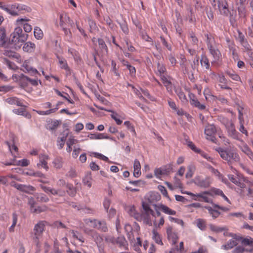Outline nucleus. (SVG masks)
<instances>
[{"label": "nucleus", "instance_id": "15", "mask_svg": "<svg viewBox=\"0 0 253 253\" xmlns=\"http://www.w3.org/2000/svg\"><path fill=\"white\" fill-rule=\"evenodd\" d=\"M167 234L169 241L172 245H176L178 239V237L176 232H174L171 226H168L167 228Z\"/></svg>", "mask_w": 253, "mask_h": 253}, {"label": "nucleus", "instance_id": "33", "mask_svg": "<svg viewBox=\"0 0 253 253\" xmlns=\"http://www.w3.org/2000/svg\"><path fill=\"white\" fill-rule=\"evenodd\" d=\"M152 239L156 244L161 246L163 245L161 235L154 229L152 230Z\"/></svg>", "mask_w": 253, "mask_h": 253}, {"label": "nucleus", "instance_id": "64", "mask_svg": "<svg viewBox=\"0 0 253 253\" xmlns=\"http://www.w3.org/2000/svg\"><path fill=\"white\" fill-rule=\"evenodd\" d=\"M116 66H117V64H116V62L114 60H112L111 61V66H112L111 70L116 76H117L118 77H120V75L118 72V70L116 67Z\"/></svg>", "mask_w": 253, "mask_h": 253}, {"label": "nucleus", "instance_id": "58", "mask_svg": "<svg viewBox=\"0 0 253 253\" xmlns=\"http://www.w3.org/2000/svg\"><path fill=\"white\" fill-rule=\"evenodd\" d=\"M195 170V167L193 165H190L188 167V171L186 174V177L191 178L193 176L194 171Z\"/></svg>", "mask_w": 253, "mask_h": 253}, {"label": "nucleus", "instance_id": "25", "mask_svg": "<svg viewBox=\"0 0 253 253\" xmlns=\"http://www.w3.org/2000/svg\"><path fill=\"white\" fill-rule=\"evenodd\" d=\"M227 129L228 134L229 136L232 137L234 139L237 138L238 137V132L236 131L234 125L233 123L231 122L226 127Z\"/></svg>", "mask_w": 253, "mask_h": 253}, {"label": "nucleus", "instance_id": "9", "mask_svg": "<svg viewBox=\"0 0 253 253\" xmlns=\"http://www.w3.org/2000/svg\"><path fill=\"white\" fill-rule=\"evenodd\" d=\"M194 183L197 186L202 188H207L210 186L211 183V179L210 177H206L205 178L200 176H196L194 180Z\"/></svg>", "mask_w": 253, "mask_h": 253}, {"label": "nucleus", "instance_id": "51", "mask_svg": "<svg viewBox=\"0 0 253 253\" xmlns=\"http://www.w3.org/2000/svg\"><path fill=\"white\" fill-rule=\"evenodd\" d=\"M242 150L251 160L253 161V152L247 145L244 146L242 148Z\"/></svg>", "mask_w": 253, "mask_h": 253}, {"label": "nucleus", "instance_id": "37", "mask_svg": "<svg viewBox=\"0 0 253 253\" xmlns=\"http://www.w3.org/2000/svg\"><path fill=\"white\" fill-rule=\"evenodd\" d=\"M228 48L230 51V52L232 53L233 58L234 59H237L238 57V53L236 51V45L234 42H230L228 44Z\"/></svg>", "mask_w": 253, "mask_h": 253}, {"label": "nucleus", "instance_id": "26", "mask_svg": "<svg viewBox=\"0 0 253 253\" xmlns=\"http://www.w3.org/2000/svg\"><path fill=\"white\" fill-rule=\"evenodd\" d=\"M237 239L233 240L230 239L227 242V243L221 246V249L224 250H229L233 248L234 247L238 245L237 242Z\"/></svg>", "mask_w": 253, "mask_h": 253}, {"label": "nucleus", "instance_id": "59", "mask_svg": "<svg viewBox=\"0 0 253 253\" xmlns=\"http://www.w3.org/2000/svg\"><path fill=\"white\" fill-rule=\"evenodd\" d=\"M120 28L123 33L126 35H127L129 33V29L128 28L127 24L126 21L119 23Z\"/></svg>", "mask_w": 253, "mask_h": 253}, {"label": "nucleus", "instance_id": "13", "mask_svg": "<svg viewBox=\"0 0 253 253\" xmlns=\"http://www.w3.org/2000/svg\"><path fill=\"white\" fill-rule=\"evenodd\" d=\"M21 70L25 73H29L31 76L36 77V75H40L38 70L31 66L27 61H25L23 63Z\"/></svg>", "mask_w": 253, "mask_h": 253}, {"label": "nucleus", "instance_id": "4", "mask_svg": "<svg viewBox=\"0 0 253 253\" xmlns=\"http://www.w3.org/2000/svg\"><path fill=\"white\" fill-rule=\"evenodd\" d=\"M45 228V221H40L34 226L31 233L32 240L37 248L40 247V239L42 238Z\"/></svg>", "mask_w": 253, "mask_h": 253}, {"label": "nucleus", "instance_id": "31", "mask_svg": "<svg viewBox=\"0 0 253 253\" xmlns=\"http://www.w3.org/2000/svg\"><path fill=\"white\" fill-rule=\"evenodd\" d=\"M70 21V18L66 13H62L60 14V26L61 27H65Z\"/></svg>", "mask_w": 253, "mask_h": 253}, {"label": "nucleus", "instance_id": "6", "mask_svg": "<svg viewBox=\"0 0 253 253\" xmlns=\"http://www.w3.org/2000/svg\"><path fill=\"white\" fill-rule=\"evenodd\" d=\"M11 42L19 48L27 39L28 35L23 32L20 27H16L11 34Z\"/></svg>", "mask_w": 253, "mask_h": 253}, {"label": "nucleus", "instance_id": "39", "mask_svg": "<svg viewBox=\"0 0 253 253\" xmlns=\"http://www.w3.org/2000/svg\"><path fill=\"white\" fill-rule=\"evenodd\" d=\"M207 38L206 42L207 44L208 48H210V46H213L216 45L214 38L211 34L206 35Z\"/></svg>", "mask_w": 253, "mask_h": 253}, {"label": "nucleus", "instance_id": "56", "mask_svg": "<svg viewBox=\"0 0 253 253\" xmlns=\"http://www.w3.org/2000/svg\"><path fill=\"white\" fill-rule=\"evenodd\" d=\"M116 238L110 235H107L105 237V242L107 244H111L113 245H116Z\"/></svg>", "mask_w": 253, "mask_h": 253}, {"label": "nucleus", "instance_id": "52", "mask_svg": "<svg viewBox=\"0 0 253 253\" xmlns=\"http://www.w3.org/2000/svg\"><path fill=\"white\" fill-rule=\"evenodd\" d=\"M36 197L38 201L40 202L46 203L49 201V198L44 194L40 193L36 195Z\"/></svg>", "mask_w": 253, "mask_h": 253}, {"label": "nucleus", "instance_id": "41", "mask_svg": "<svg viewBox=\"0 0 253 253\" xmlns=\"http://www.w3.org/2000/svg\"><path fill=\"white\" fill-rule=\"evenodd\" d=\"M3 54L5 56L10 58L18 59L20 57L19 55L17 53L8 49H5L3 51Z\"/></svg>", "mask_w": 253, "mask_h": 253}, {"label": "nucleus", "instance_id": "38", "mask_svg": "<svg viewBox=\"0 0 253 253\" xmlns=\"http://www.w3.org/2000/svg\"><path fill=\"white\" fill-rule=\"evenodd\" d=\"M175 93L178 96L179 99L183 103L188 101L185 93L180 88H177L175 90Z\"/></svg>", "mask_w": 253, "mask_h": 253}, {"label": "nucleus", "instance_id": "57", "mask_svg": "<svg viewBox=\"0 0 253 253\" xmlns=\"http://www.w3.org/2000/svg\"><path fill=\"white\" fill-rule=\"evenodd\" d=\"M3 60L9 69L13 70H16L18 69V67L13 62H11L6 58H4Z\"/></svg>", "mask_w": 253, "mask_h": 253}, {"label": "nucleus", "instance_id": "50", "mask_svg": "<svg viewBox=\"0 0 253 253\" xmlns=\"http://www.w3.org/2000/svg\"><path fill=\"white\" fill-rule=\"evenodd\" d=\"M52 163L55 168L57 169H59L61 168L62 167V159L60 157H57L55 159H54Z\"/></svg>", "mask_w": 253, "mask_h": 253}, {"label": "nucleus", "instance_id": "8", "mask_svg": "<svg viewBox=\"0 0 253 253\" xmlns=\"http://www.w3.org/2000/svg\"><path fill=\"white\" fill-rule=\"evenodd\" d=\"M84 232L91 237L96 244L98 248H100L103 244L102 237L97 233L95 230L86 228L84 230Z\"/></svg>", "mask_w": 253, "mask_h": 253}, {"label": "nucleus", "instance_id": "1", "mask_svg": "<svg viewBox=\"0 0 253 253\" xmlns=\"http://www.w3.org/2000/svg\"><path fill=\"white\" fill-rule=\"evenodd\" d=\"M161 198V196L158 192H150L147 196L146 201L142 202V207L145 216L144 220L147 224L151 225L150 216H155V212L151 209L150 206H158L156 203L160 201Z\"/></svg>", "mask_w": 253, "mask_h": 253}, {"label": "nucleus", "instance_id": "12", "mask_svg": "<svg viewBox=\"0 0 253 253\" xmlns=\"http://www.w3.org/2000/svg\"><path fill=\"white\" fill-rule=\"evenodd\" d=\"M210 48H209L208 49L209 50L210 54L212 55L213 58L211 63L214 64L221 59V53L217 47L216 45L213 46H210Z\"/></svg>", "mask_w": 253, "mask_h": 253}, {"label": "nucleus", "instance_id": "17", "mask_svg": "<svg viewBox=\"0 0 253 253\" xmlns=\"http://www.w3.org/2000/svg\"><path fill=\"white\" fill-rule=\"evenodd\" d=\"M5 102L10 105H15L19 107H27V106L23 104V100L20 99L17 97H8L5 99Z\"/></svg>", "mask_w": 253, "mask_h": 253}, {"label": "nucleus", "instance_id": "53", "mask_svg": "<svg viewBox=\"0 0 253 253\" xmlns=\"http://www.w3.org/2000/svg\"><path fill=\"white\" fill-rule=\"evenodd\" d=\"M106 111L112 113V114L111 115V117L113 120H114L115 121V122L117 125H120L122 123V121L121 120L118 118L119 115L117 113H116L114 111L111 110H106Z\"/></svg>", "mask_w": 253, "mask_h": 253}, {"label": "nucleus", "instance_id": "63", "mask_svg": "<svg viewBox=\"0 0 253 253\" xmlns=\"http://www.w3.org/2000/svg\"><path fill=\"white\" fill-rule=\"evenodd\" d=\"M124 125L127 127L133 135H136V132L134 126L131 124L129 121H126L124 122Z\"/></svg>", "mask_w": 253, "mask_h": 253}, {"label": "nucleus", "instance_id": "42", "mask_svg": "<svg viewBox=\"0 0 253 253\" xmlns=\"http://www.w3.org/2000/svg\"><path fill=\"white\" fill-rule=\"evenodd\" d=\"M20 86L23 88L29 85V77L21 74V79L19 82Z\"/></svg>", "mask_w": 253, "mask_h": 253}, {"label": "nucleus", "instance_id": "14", "mask_svg": "<svg viewBox=\"0 0 253 253\" xmlns=\"http://www.w3.org/2000/svg\"><path fill=\"white\" fill-rule=\"evenodd\" d=\"M217 7L221 14L225 16L229 14L230 11L228 8V4L226 0H218Z\"/></svg>", "mask_w": 253, "mask_h": 253}, {"label": "nucleus", "instance_id": "54", "mask_svg": "<svg viewBox=\"0 0 253 253\" xmlns=\"http://www.w3.org/2000/svg\"><path fill=\"white\" fill-rule=\"evenodd\" d=\"M66 188H67V192L70 196L73 197L75 195L76 190L72 184L67 183Z\"/></svg>", "mask_w": 253, "mask_h": 253}, {"label": "nucleus", "instance_id": "60", "mask_svg": "<svg viewBox=\"0 0 253 253\" xmlns=\"http://www.w3.org/2000/svg\"><path fill=\"white\" fill-rule=\"evenodd\" d=\"M218 120L226 127L232 121L222 116L218 117Z\"/></svg>", "mask_w": 253, "mask_h": 253}, {"label": "nucleus", "instance_id": "49", "mask_svg": "<svg viewBox=\"0 0 253 253\" xmlns=\"http://www.w3.org/2000/svg\"><path fill=\"white\" fill-rule=\"evenodd\" d=\"M166 71L167 70L164 64L158 62L157 63V74L159 76H162V75H165Z\"/></svg>", "mask_w": 253, "mask_h": 253}, {"label": "nucleus", "instance_id": "32", "mask_svg": "<svg viewBox=\"0 0 253 253\" xmlns=\"http://www.w3.org/2000/svg\"><path fill=\"white\" fill-rule=\"evenodd\" d=\"M88 137L91 140L108 139L109 136L104 133H90Z\"/></svg>", "mask_w": 253, "mask_h": 253}, {"label": "nucleus", "instance_id": "61", "mask_svg": "<svg viewBox=\"0 0 253 253\" xmlns=\"http://www.w3.org/2000/svg\"><path fill=\"white\" fill-rule=\"evenodd\" d=\"M62 28L67 40L69 41H71L72 39V35L70 30L66 28L65 27H62Z\"/></svg>", "mask_w": 253, "mask_h": 253}, {"label": "nucleus", "instance_id": "3", "mask_svg": "<svg viewBox=\"0 0 253 253\" xmlns=\"http://www.w3.org/2000/svg\"><path fill=\"white\" fill-rule=\"evenodd\" d=\"M221 158L226 161L228 165H231L235 162H239L240 157L235 150L231 149H224L219 147L216 149Z\"/></svg>", "mask_w": 253, "mask_h": 253}, {"label": "nucleus", "instance_id": "43", "mask_svg": "<svg viewBox=\"0 0 253 253\" xmlns=\"http://www.w3.org/2000/svg\"><path fill=\"white\" fill-rule=\"evenodd\" d=\"M225 73L232 80L235 81H240L241 80L240 76L233 70H227Z\"/></svg>", "mask_w": 253, "mask_h": 253}, {"label": "nucleus", "instance_id": "46", "mask_svg": "<svg viewBox=\"0 0 253 253\" xmlns=\"http://www.w3.org/2000/svg\"><path fill=\"white\" fill-rule=\"evenodd\" d=\"M205 208L208 210L209 213L213 218H217L220 215V212L217 210L213 209L210 206H205Z\"/></svg>", "mask_w": 253, "mask_h": 253}, {"label": "nucleus", "instance_id": "40", "mask_svg": "<svg viewBox=\"0 0 253 253\" xmlns=\"http://www.w3.org/2000/svg\"><path fill=\"white\" fill-rule=\"evenodd\" d=\"M84 223L90 227L96 228L97 226V220L95 219L85 218L84 219Z\"/></svg>", "mask_w": 253, "mask_h": 253}, {"label": "nucleus", "instance_id": "27", "mask_svg": "<svg viewBox=\"0 0 253 253\" xmlns=\"http://www.w3.org/2000/svg\"><path fill=\"white\" fill-rule=\"evenodd\" d=\"M12 112L16 115L23 116L27 119H31V118L30 113L27 112L25 108L14 109Z\"/></svg>", "mask_w": 253, "mask_h": 253}, {"label": "nucleus", "instance_id": "36", "mask_svg": "<svg viewBox=\"0 0 253 253\" xmlns=\"http://www.w3.org/2000/svg\"><path fill=\"white\" fill-rule=\"evenodd\" d=\"M97 227H96V229L102 232H106L108 231V227L106 223L104 220H97Z\"/></svg>", "mask_w": 253, "mask_h": 253}, {"label": "nucleus", "instance_id": "20", "mask_svg": "<svg viewBox=\"0 0 253 253\" xmlns=\"http://www.w3.org/2000/svg\"><path fill=\"white\" fill-rule=\"evenodd\" d=\"M208 193L209 194L210 196H211L216 195L220 196L228 203H230V200L223 193V191L219 189L212 187L210 189V191Z\"/></svg>", "mask_w": 253, "mask_h": 253}, {"label": "nucleus", "instance_id": "45", "mask_svg": "<svg viewBox=\"0 0 253 253\" xmlns=\"http://www.w3.org/2000/svg\"><path fill=\"white\" fill-rule=\"evenodd\" d=\"M196 226L201 230H205L206 228V221L203 219L199 218L195 221Z\"/></svg>", "mask_w": 253, "mask_h": 253}, {"label": "nucleus", "instance_id": "44", "mask_svg": "<svg viewBox=\"0 0 253 253\" xmlns=\"http://www.w3.org/2000/svg\"><path fill=\"white\" fill-rule=\"evenodd\" d=\"M98 43L99 47L100 49V50L102 52L107 53L108 52V48L104 40L102 39H98Z\"/></svg>", "mask_w": 253, "mask_h": 253}, {"label": "nucleus", "instance_id": "48", "mask_svg": "<svg viewBox=\"0 0 253 253\" xmlns=\"http://www.w3.org/2000/svg\"><path fill=\"white\" fill-rule=\"evenodd\" d=\"M35 44L30 42H26L23 46V49L24 51L31 52L35 47Z\"/></svg>", "mask_w": 253, "mask_h": 253}, {"label": "nucleus", "instance_id": "23", "mask_svg": "<svg viewBox=\"0 0 253 253\" xmlns=\"http://www.w3.org/2000/svg\"><path fill=\"white\" fill-rule=\"evenodd\" d=\"M128 213L131 216L134 217L137 220H141L143 218L144 219V217H145L144 213L143 215H140L139 213H137L134 207H130L129 208ZM144 222L146 223L144 219Z\"/></svg>", "mask_w": 253, "mask_h": 253}, {"label": "nucleus", "instance_id": "34", "mask_svg": "<svg viewBox=\"0 0 253 253\" xmlns=\"http://www.w3.org/2000/svg\"><path fill=\"white\" fill-rule=\"evenodd\" d=\"M17 11L19 12V15L26 12H30L31 11V8L26 5L17 3Z\"/></svg>", "mask_w": 253, "mask_h": 253}, {"label": "nucleus", "instance_id": "29", "mask_svg": "<svg viewBox=\"0 0 253 253\" xmlns=\"http://www.w3.org/2000/svg\"><path fill=\"white\" fill-rule=\"evenodd\" d=\"M210 191V189L208 191H205L202 193L196 194L195 198L199 197L203 199V200L205 203H212V200L211 198H209L208 197L206 196L205 195H209V194L208 192H209Z\"/></svg>", "mask_w": 253, "mask_h": 253}, {"label": "nucleus", "instance_id": "18", "mask_svg": "<svg viewBox=\"0 0 253 253\" xmlns=\"http://www.w3.org/2000/svg\"><path fill=\"white\" fill-rule=\"evenodd\" d=\"M28 21H29V19L26 17L24 18H18L16 20V23L17 25H23L24 31L26 33H29L32 31V28L30 24L26 23V22Z\"/></svg>", "mask_w": 253, "mask_h": 253}, {"label": "nucleus", "instance_id": "10", "mask_svg": "<svg viewBox=\"0 0 253 253\" xmlns=\"http://www.w3.org/2000/svg\"><path fill=\"white\" fill-rule=\"evenodd\" d=\"M172 169V167L171 165L164 166L156 169L154 170V174L157 178H160L162 175L169 174Z\"/></svg>", "mask_w": 253, "mask_h": 253}, {"label": "nucleus", "instance_id": "22", "mask_svg": "<svg viewBox=\"0 0 253 253\" xmlns=\"http://www.w3.org/2000/svg\"><path fill=\"white\" fill-rule=\"evenodd\" d=\"M17 3L9 5L3 8V10L12 16H16L19 15V12L17 11Z\"/></svg>", "mask_w": 253, "mask_h": 253}, {"label": "nucleus", "instance_id": "24", "mask_svg": "<svg viewBox=\"0 0 253 253\" xmlns=\"http://www.w3.org/2000/svg\"><path fill=\"white\" fill-rule=\"evenodd\" d=\"M29 164H30V162H29V160L25 159H22L21 160H19L17 162L15 161L14 160H13L10 162L5 163L4 164V165L6 166L18 165V166H20L22 167H26V166H28L29 165Z\"/></svg>", "mask_w": 253, "mask_h": 253}, {"label": "nucleus", "instance_id": "16", "mask_svg": "<svg viewBox=\"0 0 253 253\" xmlns=\"http://www.w3.org/2000/svg\"><path fill=\"white\" fill-rule=\"evenodd\" d=\"M39 163L37 164L38 168H43L46 170L48 169L47 166V161L49 159V156L45 154H41L39 155Z\"/></svg>", "mask_w": 253, "mask_h": 253}, {"label": "nucleus", "instance_id": "55", "mask_svg": "<svg viewBox=\"0 0 253 253\" xmlns=\"http://www.w3.org/2000/svg\"><path fill=\"white\" fill-rule=\"evenodd\" d=\"M210 228L211 231L216 232V233H219L223 231H224L226 230V228L224 227H219L213 224H210Z\"/></svg>", "mask_w": 253, "mask_h": 253}, {"label": "nucleus", "instance_id": "11", "mask_svg": "<svg viewBox=\"0 0 253 253\" xmlns=\"http://www.w3.org/2000/svg\"><path fill=\"white\" fill-rule=\"evenodd\" d=\"M10 185L11 186L15 187L17 189L23 192H25L28 194H31V192H33L35 190V187L31 185H23L16 183L14 181L11 182Z\"/></svg>", "mask_w": 253, "mask_h": 253}, {"label": "nucleus", "instance_id": "30", "mask_svg": "<svg viewBox=\"0 0 253 253\" xmlns=\"http://www.w3.org/2000/svg\"><path fill=\"white\" fill-rule=\"evenodd\" d=\"M200 63L202 67H204L207 70H210V63L209 60L206 55H201Z\"/></svg>", "mask_w": 253, "mask_h": 253}, {"label": "nucleus", "instance_id": "62", "mask_svg": "<svg viewBox=\"0 0 253 253\" xmlns=\"http://www.w3.org/2000/svg\"><path fill=\"white\" fill-rule=\"evenodd\" d=\"M236 6H237L238 11L239 15L241 17L245 16L246 10H245V6H242L241 5H239V3L237 2L236 3Z\"/></svg>", "mask_w": 253, "mask_h": 253}, {"label": "nucleus", "instance_id": "47", "mask_svg": "<svg viewBox=\"0 0 253 253\" xmlns=\"http://www.w3.org/2000/svg\"><path fill=\"white\" fill-rule=\"evenodd\" d=\"M34 34L35 37L38 40L42 39L43 38V32L39 27L34 28Z\"/></svg>", "mask_w": 253, "mask_h": 253}, {"label": "nucleus", "instance_id": "35", "mask_svg": "<svg viewBox=\"0 0 253 253\" xmlns=\"http://www.w3.org/2000/svg\"><path fill=\"white\" fill-rule=\"evenodd\" d=\"M159 208L161 209V211L169 215H175L176 211L170 208L168 206L162 204H159Z\"/></svg>", "mask_w": 253, "mask_h": 253}, {"label": "nucleus", "instance_id": "7", "mask_svg": "<svg viewBox=\"0 0 253 253\" xmlns=\"http://www.w3.org/2000/svg\"><path fill=\"white\" fill-rule=\"evenodd\" d=\"M216 131V128L213 124H208L204 130L206 139L214 142L216 140L215 135Z\"/></svg>", "mask_w": 253, "mask_h": 253}, {"label": "nucleus", "instance_id": "19", "mask_svg": "<svg viewBox=\"0 0 253 253\" xmlns=\"http://www.w3.org/2000/svg\"><path fill=\"white\" fill-rule=\"evenodd\" d=\"M189 96L190 98V103L191 105L201 110L206 109V106L204 104H201L194 94L190 93L189 94Z\"/></svg>", "mask_w": 253, "mask_h": 253}, {"label": "nucleus", "instance_id": "2", "mask_svg": "<svg viewBox=\"0 0 253 253\" xmlns=\"http://www.w3.org/2000/svg\"><path fill=\"white\" fill-rule=\"evenodd\" d=\"M229 236L233 237L235 239L240 240L242 243V246H237L231 252V253H253V238L251 237L243 238L237 237L236 234L233 233H230Z\"/></svg>", "mask_w": 253, "mask_h": 253}, {"label": "nucleus", "instance_id": "21", "mask_svg": "<svg viewBox=\"0 0 253 253\" xmlns=\"http://www.w3.org/2000/svg\"><path fill=\"white\" fill-rule=\"evenodd\" d=\"M116 245H118L119 247L125 250H128V244L124 236H119L116 238Z\"/></svg>", "mask_w": 253, "mask_h": 253}, {"label": "nucleus", "instance_id": "28", "mask_svg": "<svg viewBox=\"0 0 253 253\" xmlns=\"http://www.w3.org/2000/svg\"><path fill=\"white\" fill-rule=\"evenodd\" d=\"M5 143L7 145L9 150L11 152L12 155L14 157H16V155L18 154V148L15 145L13 140H12V141L11 142L6 141Z\"/></svg>", "mask_w": 253, "mask_h": 253}, {"label": "nucleus", "instance_id": "5", "mask_svg": "<svg viewBox=\"0 0 253 253\" xmlns=\"http://www.w3.org/2000/svg\"><path fill=\"white\" fill-rule=\"evenodd\" d=\"M231 169L233 170V172H234L235 175L232 174H229L227 175L228 179L234 184L240 187L243 189L246 187V184L245 183H248L249 182L248 179L247 177H245L241 173L237 171L235 169H233L231 167Z\"/></svg>", "mask_w": 253, "mask_h": 253}]
</instances>
